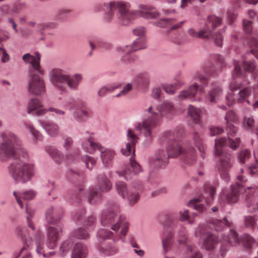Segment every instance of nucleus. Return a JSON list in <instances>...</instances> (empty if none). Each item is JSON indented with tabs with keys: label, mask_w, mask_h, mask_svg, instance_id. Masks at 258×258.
<instances>
[{
	"label": "nucleus",
	"mask_w": 258,
	"mask_h": 258,
	"mask_svg": "<svg viewBox=\"0 0 258 258\" xmlns=\"http://www.w3.org/2000/svg\"><path fill=\"white\" fill-rule=\"evenodd\" d=\"M116 189L122 198H127L129 204L133 206L135 204L139 198V193L137 191H128L126 184L123 181H118L116 183Z\"/></svg>",
	"instance_id": "nucleus-21"
},
{
	"label": "nucleus",
	"mask_w": 258,
	"mask_h": 258,
	"mask_svg": "<svg viewBox=\"0 0 258 258\" xmlns=\"http://www.w3.org/2000/svg\"><path fill=\"white\" fill-rule=\"evenodd\" d=\"M222 92L223 90L220 84L217 83L212 84L207 95V101L212 103H217L222 96Z\"/></svg>",
	"instance_id": "nucleus-24"
},
{
	"label": "nucleus",
	"mask_w": 258,
	"mask_h": 258,
	"mask_svg": "<svg viewBox=\"0 0 258 258\" xmlns=\"http://www.w3.org/2000/svg\"><path fill=\"white\" fill-rule=\"evenodd\" d=\"M120 208L116 203H110L104 210L101 217V223L103 226L111 225V229L117 231L121 228L120 238L123 242L128 232V223L124 216L119 215Z\"/></svg>",
	"instance_id": "nucleus-6"
},
{
	"label": "nucleus",
	"mask_w": 258,
	"mask_h": 258,
	"mask_svg": "<svg viewBox=\"0 0 258 258\" xmlns=\"http://www.w3.org/2000/svg\"><path fill=\"white\" fill-rule=\"evenodd\" d=\"M72 245V242L70 240L64 241L60 247V252L62 256H64L69 251Z\"/></svg>",
	"instance_id": "nucleus-51"
},
{
	"label": "nucleus",
	"mask_w": 258,
	"mask_h": 258,
	"mask_svg": "<svg viewBox=\"0 0 258 258\" xmlns=\"http://www.w3.org/2000/svg\"><path fill=\"white\" fill-rule=\"evenodd\" d=\"M224 131L223 129L217 126H213L210 128V133L211 136H214L219 135Z\"/></svg>",
	"instance_id": "nucleus-62"
},
{
	"label": "nucleus",
	"mask_w": 258,
	"mask_h": 258,
	"mask_svg": "<svg viewBox=\"0 0 258 258\" xmlns=\"http://www.w3.org/2000/svg\"><path fill=\"white\" fill-rule=\"evenodd\" d=\"M166 138L170 141L167 148L168 156L164 150H158L152 160V163L155 167L164 168L168 164V158H175L179 155H181L183 161L187 164L191 165L195 162L196 150L189 143H185L181 147L170 133L166 134Z\"/></svg>",
	"instance_id": "nucleus-2"
},
{
	"label": "nucleus",
	"mask_w": 258,
	"mask_h": 258,
	"mask_svg": "<svg viewBox=\"0 0 258 258\" xmlns=\"http://www.w3.org/2000/svg\"><path fill=\"white\" fill-rule=\"evenodd\" d=\"M162 91L159 87H156L152 90V96L155 99H159L161 95Z\"/></svg>",
	"instance_id": "nucleus-63"
},
{
	"label": "nucleus",
	"mask_w": 258,
	"mask_h": 258,
	"mask_svg": "<svg viewBox=\"0 0 258 258\" xmlns=\"http://www.w3.org/2000/svg\"><path fill=\"white\" fill-rule=\"evenodd\" d=\"M234 70L232 72L233 81L230 85V91L226 96L227 104L231 106L235 102L241 103L246 101L249 104V101L247 98L250 95L251 91L249 88H245L240 90L236 96L234 95L233 92L240 89L242 84L240 81H237L236 79H244L245 78V74L242 72L240 63L237 61H234Z\"/></svg>",
	"instance_id": "nucleus-7"
},
{
	"label": "nucleus",
	"mask_w": 258,
	"mask_h": 258,
	"mask_svg": "<svg viewBox=\"0 0 258 258\" xmlns=\"http://www.w3.org/2000/svg\"><path fill=\"white\" fill-rule=\"evenodd\" d=\"M83 161L85 163L87 168L89 170H91L92 169L96 162V160L94 158L89 156H84L83 158Z\"/></svg>",
	"instance_id": "nucleus-54"
},
{
	"label": "nucleus",
	"mask_w": 258,
	"mask_h": 258,
	"mask_svg": "<svg viewBox=\"0 0 258 258\" xmlns=\"http://www.w3.org/2000/svg\"><path fill=\"white\" fill-rule=\"evenodd\" d=\"M74 236L77 238L81 239H87L89 238L88 232L83 228H79L74 233Z\"/></svg>",
	"instance_id": "nucleus-50"
},
{
	"label": "nucleus",
	"mask_w": 258,
	"mask_h": 258,
	"mask_svg": "<svg viewBox=\"0 0 258 258\" xmlns=\"http://www.w3.org/2000/svg\"><path fill=\"white\" fill-rule=\"evenodd\" d=\"M134 84L138 89L144 91L147 90L150 84V78L148 74L143 73L139 74L135 79Z\"/></svg>",
	"instance_id": "nucleus-28"
},
{
	"label": "nucleus",
	"mask_w": 258,
	"mask_h": 258,
	"mask_svg": "<svg viewBox=\"0 0 258 258\" xmlns=\"http://www.w3.org/2000/svg\"><path fill=\"white\" fill-rule=\"evenodd\" d=\"M35 242L36 247V252L39 255H42L44 257H47L48 253L46 252L44 247V236L39 231H37L35 237Z\"/></svg>",
	"instance_id": "nucleus-29"
},
{
	"label": "nucleus",
	"mask_w": 258,
	"mask_h": 258,
	"mask_svg": "<svg viewBox=\"0 0 258 258\" xmlns=\"http://www.w3.org/2000/svg\"><path fill=\"white\" fill-rule=\"evenodd\" d=\"M244 124L246 128L254 131L255 134L258 135V122L255 127L254 126V119L252 117H249L245 118Z\"/></svg>",
	"instance_id": "nucleus-47"
},
{
	"label": "nucleus",
	"mask_w": 258,
	"mask_h": 258,
	"mask_svg": "<svg viewBox=\"0 0 258 258\" xmlns=\"http://www.w3.org/2000/svg\"><path fill=\"white\" fill-rule=\"evenodd\" d=\"M252 22L247 20H244L243 21V26L244 30L247 33H250L252 31Z\"/></svg>",
	"instance_id": "nucleus-61"
},
{
	"label": "nucleus",
	"mask_w": 258,
	"mask_h": 258,
	"mask_svg": "<svg viewBox=\"0 0 258 258\" xmlns=\"http://www.w3.org/2000/svg\"><path fill=\"white\" fill-rule=\"evenodd\" d=\"M210 227L211 229H214L215 230L219 231L223 229L224 225L228 227L231 226L232 222L229 221L226 217L223 218V220L218 219H212L209 223Z\"/></svg>",
	"instance_id": "nucleus-34"
},
{
	"label": "nucleus",
	"mask_w": 258,
	"mask_h": 258,
	"mask_svg": "<svg viewBox=\"0 0 258 258\" xmlns=\"http://www.w3.org/2000/svg\"><path fill=\"white\" fill-rule=\"evenodd\" d=\"M46 219L48 223L52 224H58L57 228L49 226L47 232V245L50 248H54L57 245L59 239V233L62 232V226L58 223L60 216L57 215L56 210L53 208H48L46 212Z\"/></svg>",
	"instance_id": "nucleus-14"
},
{
	"label": "nucleus",
	"mask_w": 258,
	"mask_h": 258,
	"mask_svg": "<svg viewBox=\"0 0 258 258\" xmlns=\"http://www.w3.org/2000/svg\"><path fill=\"white\" fill-rule=\"evenodd\" d=\"M46 151L56 163L59 164L62 162L63 156L56 149L53 147H48L46 149Z\"/></svg>",
	"instance_id": "nucleus-38"
},
{
	"label": "nucleus",
	"mask_w": 258,
	"mask_h": 258,
	"mask_svg": "<svg viewBox=\"0 0 258 258\" xmlns=\"http://www.w3.org/2000/svg\"><path fill=\"white\" fill-rule=\"evenodd\" d=\"M130 166L132 168V171L131 170L130 167H126L122 172H118L119 176H123L127 180L131 178L133 175L139 173L141 170L140 165L135 161L133 156L130 158Z\"/></svg>",
	"instance_id": "nucleus-26"
},
{
	"label": "nucleus",
	"mask_w": 258,
	"mask_h": 258,
	"mask_svg": "<svg viewBox=\"0 0 258 258\" xmlns=\"http://www.w3.org/2000/svg\"><path fill=\"white\" fill-rule=\"evenodd\" d=\"M225 242H227L231 245L235 246L239 243V239L238 234L235 230H231L229 234L223 237Z\"/></svg>",
	"instance_id": "nucleus-37"
},
{
	"label": "nucleus",
	"mask_w": 258,
	"mask_h": 258,
	"mask_svg": "<svg viewBox=\"0 0 258 258\" xmlns=\"http://www.w3.org/2000/svg\"><path fill=\"white\" fill-rule=\"evenodd\" d=\"M130 5L122 2H112L109 5V11L105 19L110 21L115 10L118 12V22L122 25H127L131 22L141 16L145 19H154L159 17V12L154 8L146 5H141L138 11H130Z\"/></svg>",
	"instance_id": "nucleus-3"
},
{
	"label": "nucleus",
	"mask_w": 258,
	"mask_h": 258,
	"mask_svg": "<svg viewBox=\"0 0 258 258\" xmlns=\"http://www.w3.org/2000/svg\"><path fill=\"white\" fill-rule=\"evenodd\" d=\"M179 215V219L181 221H186L188 223L190 224L194 222V219L196 216V214L195 213L189 214L187 210L180 211Z\"/></svg>",
	"instance_id": "nucleus-39"
},
{
	"label": "nucleus",
	"mask_w": 258,
	"mask_h": 258,
	"mask_svg": "<svg viewBox=\"0 0 258 258\" xmlns=\"http://www.w3.org/2000/svg\"><path fill=\"white\" fill-rule=\"evenodd\" d=\"M2 54L1 60L3 62L5 63L9 60L10 56L7 52L6 49L2 47V50L0 51V54Z\"/></svg>",
	"instance_id": "nucleus-64"
},
{
	"label": "nucleus",
	"mask_w": 258,
	"mask_h": 258,
	"mask_svg": "<svg viewBox=\"0 0 258 258\" xmlns=\"http://www.w3.org/2000/svg\"><path fill=\"white\" fill-rule=\"evenodd\" d=\"M26 127L29 130L34 138L37 140H42L43 137L40 132L35 130L31 123L29 122H25Z\"/></svg>",
	"instance_id": "nucleus-44"
},
{
	"label": "nucleus",
	"mask_w": 258,
	"mask_h": 258,
	"mask_svg": "<svg viewBox=\"0 0 258 258\" xmlns=\"http://www.w3.org/2000/svg\"><path fill=\"white\" fill-rule=\"evenodd\" d=\"M225 120L226 123V130L228 136V140L226 138L216 139L215 149L216 155L220 156L218 170L220 175L223 179L228 181L229 180L228 172L232 167V162L231 155L229 153L224 152L222 148L228 142L230 147L235 150L239 146L240 139L231 137H233L237 132L235 124L238 123V119L236 113L233 110L228 111L225 116Z\"/></svg>",
	"instance_id": "nucleus-1"
},
{
	"label": "nucleus",
	"mask_w": 258,
	"mask_h": 258,
	"mask_svg": "<svg viewBox=\"0 0 258 258\" xmlns=\"http://www.w3.org/2000/svg\"><path fill=\"white\" fill-rule=\"evenodd\" d=\"M208 75H212V74L211 71L206 66L204 67L201 71L197 72L194 76V79L198 80L203 86L200 87V85L195 83L189 86L187 89L180 91L178 96V98L180 100L189 99L191 101L196 100L195 97L198 92V89L199 88L200 93H203L204 92V87L208 85V79L207 76Z\"/></svg>",
	"instance_id": "nucleus-12"
},
{
	"label": "nucleus",
	"mask_w": 258,
	"mask_h": 258,
	"mask_svg": "<svg viewBox=\"0 0 258 258\" xmlns=\"http://www.w3.org/2000/svg\"><path fill=\"white\" fill-rule=\"evenodd\" d=\"M257 218L256 216H247L244 218V224L246 228L254 230L257 228Z\"/></svg>",
	"instance_id": "nucleus-40"
},
{
	"label": "nucleus",
	"mask_w": 258,
	"mask_h": 258,
	"mask_svg": "<svg viewBox=\"0 0 258 258\" xmlns=\"http://www.w3.org/2000/svg\"><path fill=\"white\" fill-rule=\"evenodd\" d=\"M99 250L104 255H113L118 252V249L114 246H107L105 247L98 246Z\"/></svg>",
	"instance_id": "nucleus-42"
},
{
	"label": "nucleus",
	"mask_w": 258,
	"mask_h": 258,
	"mask_svg": "<svg viewBox=\"0 0 258 258\" xmlns=\"http://www.w3.org/2000/svg\"><path fill=\"white\" fill-rule=\"evenodd\" d=\"M208 22L205 28L199 32L196 31L193 28H190L187 30L189 36L194 38L211 39L214 38L215 42L218 46L222 45L223 38L221 33H217L214 37L212 34V30L220 25L221 19L215 16H209L208 18Z\"/></svg>",
	"instance_id": "nucleus-10"
},
{
	"label": "nucleus",
	"mask_w": 258,
	"mask_h": 258,
	"mask_svg": "<svg viewBox=\"0 0 258 258\" xmlns=\"http://www.w3.org/2000/svg\"><path fill=\"white\" fill-rule=\"evenodd\" d=\"M178 235L179 237L178 242L179 243H184L187 239L186 231L184 227H181L178 230Z\"/></svg>",
	"instance_id": "nucleus-52"
},
{
	"label": "nucleus",
	"mask_w": 258,
	"mask_h": 258,
	"mask_svg": "<svg viewBox=\"0 0 258 258\" xmlns=\"http://www.w3.org/2000/svg\"><path fill=\"white\" fill-rule=\"evenodd\" d=\"M83 147L86 152L90 154H93L95 150H98L101 153L103 164L109 166L112 163L115 155L114 151L110 149H104L100 144L95 143L92 137L83 143Z\"/></svg>",
	"instance_id": "nucleus-15"
},
{
	"label": "nucleus",
	"mask_w": 258,
	"mask_h": 258,
	"mask_svg": "<svg viewBox=\"0 0 258 258\" xmlns=\"http://www.w3.org/2000/svg\"><path fill=\"white\" fill-rule=\"evenodd\" d=\"M47 111L53 112L54 113L52 114L53 116H56L58 117L63 116L66 114V112L64 110L55 107H49L48 109H47Z\"/></svg>",
	"instance_id": "nucleus-58"
},
{
	"label": "nucleus",
	"mask_w": 258,
	"mask_h": 258,
	"mask_svg": "<svg viewBox=\"0 0 258 258\" xmlns=\"http://www.w3.org/2000/svg\"><path fill=\"white\" fill-rule=\"evenodd\" d=\"M99 188H93L90 191L88 200L91 204H95L101 200L102 193L109 191L111 187L109 180L104 175L98 177Z\"/></svg>",
	"instance_id": "nucleus-18"
},
{
	"label": "nucleus",
	"mask_w": 258,
	"mask_h": 258,
	"mask_svg": "<svg viewBox=\"0 0 258 258\" xmlns=\"http://www.w3.org/2000/svg\"><path fill=\"white\" fill-rule=\"evenodd\" d=\"M112 234L113 233L108 230L100 229L97 233L98 240L100 242H102V240L111 238Z\"/></svg>",
	"instance_id": "nucleus-45"
},
{
	"label": "nucleus",
	"mask_w": 258,
	"mask_h": 258,
	"mask_svg": "<svg viewBox=\"0 0 258 258\" xmlns=\"http://www.w3.org/2000/svg\"><path fill=\"white\" fill-rule=\"evenodd\" d=\"M250 156V153L249 150L245 149L241 151L238 156L240 162L241 163H245V162L249 159Z\"/></svg>",
	"instance_id": "nucleus-55"
},
{
	"label": "nucleus",
	"mask_w": 258,
	"mask_h": 258,
	"mask_svg": "<svg viewBox=\"0 0 258 258\" xmlns=\"http://www.w3.org/2000/svg\"><path fill=\"white\" fill-rule=\"evenodd\" d=\"M42 105L37 98H32L28 102V113L33 115H42L47 112L46 109L41 108Z\"/></svg>",
	"instance_id": "nucleus-25"
},
{
	"label": "nucleus",
	"mask_w": 258,
	"mask_h": 258,
	"mask_svg": "<svg viewBox=\"0 0 258 258\" xmlns=\"http://www.w3.org/2000/svg\"><path fill=\"white\" fill-rule=\"evenodd\" d=\"M254 242V239L250 235L247 234H244L242 235V242L245 248L250 249L251 247L252 244H253Z\"/></svg>",
	"instance_id": "nucleus-46"
},
{
	"label": "nucleus",
	"mask_w": 258,
	"mask_h": 258,
	"mask_svg": "<svg viewBox=\"0 0 258 258\" xmlns=\"http://www.w3.org/2000/svg\"><path fill=\"white\" fill-rule=\"evenodd\" d=\"M85 106V104L84 102H81L80 108H79V109L81 110V115L80 116L78 115L76 113L74 114L75 117L78 119L81 120L83 117H88L91 115V112L89 109H86L84 108V107Z\"/></svg>",
	"instance_id": "nucleus-43"
},
{
	"label": "nucleus",
	"mask_w": 258,
	"mask_h": 258,
	"mask_svg": "<svg viewBox=\"0 0 258 258\" xmlns=\"http://www.w3.org/2000/svg\"><path fill=\"white\" fill-rule=\"evenodd\" d=\"M183 85V83L181 81L177 80L174 84L163 85L162 87L167 93L173 94L175 91Z\"/></svg>",
	"instance_id": "nucleus-41"
},
{
	"label": "nucleus",
	"mask_w": 258,
	"mask_h": 258,
	"mask_svg": "<svg viewBox=\"0 0 258 258\" xmlns=\"http://www.w3.org/2000/svg\"><path fill=\"white\" fill-rule=\"evenodd\" d=\"M118 86H108L101 88L98 91V95L99 97H103L109 92H113L115 89L118 88Z\"/></svg>",
	"instance_id": "nucleus-48"
},
{
	"label": "nucleus",
	"mask_w": 258,
	"mask_h": 258,
	"mask_svg": "<svg viewBox=\"0 0 258 258\" xmlns=\"http://www.w3.org/2000/svg\"><path fill=\"white\" fill-rule=\"evenodd\" d=\"M127 137L128 142L126 144L125 148L122 149L121 152L122 154L128 156L131 154V151H133V154L134 155L135 152V147L139 138L132 130H128Z\"/></svg>",
	"instance_id": "nucleus-23"
},
{
	"label": "nucleus",
	"mask_w": 258,
	"mask_h": 258,
	"mask_svg": "<svg viewBox=\"0 0 258 258\" xmlns=\"http://www.w3.org/2000/svg\"><path fill=\"white\" fill-rule=\"evenodd\" d=\"M88 254L87 247L81 243H76L74 247L72 258H85Z\"/></svg>",
	"instance_id": "nucleus-31"
},
{
	"label": "nucleus",
	"mask_w": 258,
	"mask_h": 258,
	"mask_svg": "<svg viewBox=\"0 0 258 258\" xmlns=\"http://www.w3.org/2000/svg\"><path fill=\"white\" fill-rule=\"evenodd\" d=\"M3 142L0 144V160L8 158H17L21 146L20 140L13 133L5 132L1 134Z\"/></svg>",
	"instance_id": "nucleus-9"
},
{
	"label": "nucleus",
	"mask_w": 258,
	"mask_h": 258,
	"mask_svg": "<svg viewBox=\"0 0 258 258\" xmlns=\"http://www.w3.org/2000/svg\"><path fill=\"white\" fill-rule=\"evenodd\" d=\"M216 188L213 185L206 183L204 186V193L200 198L194 199L190 200L187 206L192 207L199 212H203L205 210V206L201 203L203 201L208 205H210L213 201L215 194Z\"/></svg>",
	"instance_id": "nucleus-16"
},
{
	"label": "nucleus",
	"mask_w": 258,
	"mask_h": 258,
	"mask_svg": "<svg viewBox=\"0 0 258 258\" xmlns=\"http://www.w3.org/2000/svg\"><path fill=\"white\" fill-rule=\"evenodd\" d=\"M158 112L153 110L152 106L145 109L146 112L151 114L143 122H139L135 126L137 131H139L144 134L146 144L150 143L153 139L152 129L157 126L161 122L162 116L172 113L174 111L173 105L170 102L165 101L157 108Z\"/></svg>",
	"instance_id": "nucleus-4"
},
{
	"label": "nucleus",
	"mask_w": 258,
	"mask_h": 258,
	"mask_svg": "<svg viewBox=\"0 0 258 258\" xmlns=\"http://www.w3.org/2000/svg\"><path fill=\"white\" fill-rule=\"evenodd\" d=\"M243 186L241 183L237 182L236 185L231 186L230 192L225 195V198L229 203H235L239 199V194L243 190Z\"/></svg>",
	"instance_id": "nucleus-27"
},
{
	"label": "nucleus",
	"mask_w": 258,
	"mask_h": 258,
	"mask_svg": "<svg viewBox=\"0 0 258 258\" xmlns=\"http://www.w3.org/2000/svg\"><path fill=\"white\" fill-rule=\"evenodd\" d=\"M96 218L93 216L88 217L85 222V226L88 229H93L96 224Z\"/></svg>",
	"instance_id": "nucleus-56"
},
{
	"label": "nucleus",
	"mask_w": 258,
	"mask_h": 258,
	"mask_svg": "<svg viewBox=\"0 0 258 258\" xmlns=\"http://www.w3.org/2000/svg\"><path fill=\"white\" fill-rule=\"evenodd\" d=\"M40 58L41 55L37 52L35 53V55L26 53L22 57L24 61L29 64L28 90L30 93L35 95H41L45 92L44 81L39 75L43 74L40 64Z\"/></svg>",
	"instance_id": "nucleus-5"
},
{
	"label": "nucleus",
	"mask_w": 258,
	"mask_h": 258,
	"mask_svg": "<svg viewBox=\"0 0 258 258\" xmlns=\"http://www.w3.org/2000/svg\"><path fill=\"white\" fill-rule=\"evenodd\" d=\"M254 156L255 158L256 159V164L255 165H252L249 168V173L251 175H254L256 174H258V170L257 169V167H258V157H257L256 153L255 151H254Z\"/></svg>",
	"instance_id": "nucleus-59"
},
{
	"label": "nucleus",
	"mask_w": 258,
	"mask_h": 258,
	"mask_svg": "<svg viewBox=\"0 0 258 258\" xmlns=\"http://www.w3.org/2000/svg\"><path fill=\"white\" fill-rule=\"evenodd\" d=\"M182 258H203V256L195 245L187 244Z\"/></svg>",
	"instance_id": "nucleus-30"
},
{
	"label": "nucleus",
	"mask_w": 258,
	"mask_h": 258,
	"mask_svg": "<svg viewBox=\"0 0 258 258\" xmlns=\"http://www.w3.org/2000/svg\"><path fill=\"white\" fill-rule=\"evenodd\" d=\"M19 159L14 161L11 165L10 172L11 176L16 182L22 183L30 181L35 173V166L33 164Z\"/></svg>",
	"instance_id": "nucleus-8"
},
{
	"label": "nucleus",
	"mask_w": 258,
	"mask_h": 258,
	"mask_svg": "<svg viewBox=\"0 0 258 258\" xmlns=\"http://www.w3.org/2000/svg\"><path fill=\"white\" fill-rule=\"evenodd\" d=\"M244 194L248 211L251 213L258 212V188L247 187L244 189Z\"/></svg>",
	"instance_id": "nucleus-19"
},
{
	"label": "nucleus",
	"mask_w": 258,
	"mask_h": 258,
	"mask_svg": "<svg viewBox=\"0 0 258 258\" xmlns=\"http://www.w3.org/2000/svg\"><path fill=\"white\" fill-rule=\"evenodd\" d=\"M39 122L49 136L55 137L58 135L59 128L56 123L52 122H45L42 120H40Z\"/></svg>",
	"instance_id": "nucleus-32"
},
{
	"label": "nucleus",
	"mask_w": 258,
	"mask_h": 258,
	"mask_svg": "<svg viewBox=\"0 0 258 258\" xmlns=\"http://www.w3.org/2000/svg\"><path fill=\"white\" fill-rule=\"evenodd\" d=\"M75 100H69L66 103L64 106L69 110H73L80 108L81 103Z\"/></svg>",
	"instance_id": "nucleus-53"
},
{
	"label": "nucleus",
	"mask_w": 258,
	"mask_h": 258,
	"mask_svg": "<svg viewBox=\"0 0 258 258\" xmlns=\"http://www.w3.org/2000/svg\"><path fill=\"white\" fill-rule=\"evenodd\" d=\"M243 65L245 71L249 73L253 72L255 69V61L253 60H244Z\"/></svg>",
	"instance_id": "nucleus-49"
},
{
	"label": "nucleus",
	"mask_w": 258,
	"mask_h": 258,
	"mask_svg": "<svg viewBox=\"0 0 258 258\" xmlns=\"http://www.w3.org/2000/svg\"><path fill=\"white\" fill-rule=\"evenodd\" d=\"M254 79L255 81H258V73H255L254 75ZM253 93L254 97L255 98V101L253 104V107L254 108L256 107L258 108V84L254 85L253 88Z\"/></svg>",
	"instance_id": "nucleus-57"
},
{
	"label": "nucleus",
	"mask_w": 258,
	"mask_h": 258,
	"mask_svg": "<svg viewBox=\"0 0 258 258\" xmlns=\"http://www.w3.org/2000/svg\"><path fill=\"white\" fill-rule=\"evenodd\" d=\"M16 231L17 235L22 238L25 246L22 248L18 256L14 258H19L20 257H21V258H31V255L26 248V246H29L31 244V238H27L26 237V236L28 235L26 228L24 227H18L17 228Z\"/></svg>",
	"instance_id": "nucleus-22"
},
{
	"label": "nucleus",
	"mask_w": 258,
	"mask_h": 258,
	"mask_svg": "<svg viewBox=\"0 0 258 258\" xmlns=\"http://www.w3.org/2000/svg\"><path fill=\"white\" fill-rule=\"evenodd\" d=\"M132 89V86L131 84H127L123 88V89L120 91V92L117 94L115 96L116 97H119L125 95L127 93L131 91Z\"/></svg>",
	"instance_id": "nucleus-60"
},
{
	"label": "nucleus",
	"mask_w": 258,
	"mask_h": 258,
	"mask_svg": "<svg viewBox=\"0 0 258 258\" xmlns=\"http://www.w3.org/2000/svg\"><path fill=\"white\" fill-rule=\"evenodd\" d=\"M13 195L21 208H23L24 206L26 207V213L28 215L27 216L28 226L32 230H34V226L31 220V218L33 217L34 212L28 208L27 202L34 198L36 195L35 191L32 189H30L22 193L14 191Z\"/></svg>",
	"instance_id": "nucleus-17"
},
{
	"label": "nucleus",
	"mask_w": 258,
	"mask_h": 258,
	"mask_svg": "<svg viewBox=\"0 0 258 258\" xmlns=\"http://www.w3.org/2000/svg\"><path fill=\"white\" fill-rule=\"evenodd\" d=\"M192 141L194 144L199 149L201 153V156L203 158L205 157V146L203 143V139L197 132H194L192 134Z\"/></svg>",
	"instance_id": "nucleus-35"
},
{
	"label": "nucleus",
	"mask_w": 258,
	"mask_h": 258,
	"mask_svg": "<svg viewBox=\"0 0 258 258\" xmlns=\"http://www.w3.org/2000/svg\"><path fill=\"white\" fill-rule=\"evenodd\" d=\"M174 20L171 19H162L156 23V25L160 27H170V29L174 30L180 28L184 23L185 21H182L174 25Z\"/></svg>",
	"instance_id": "nucleus-33"
},
{
	"label": "nucleus",
	"mask_w": 258,
	"mask_h": 258,
	"mask_svg": "<svg viewBox=\"0 0 258 258\" xmlns=\"http://www.w3.org/2000/svg\"><path fill=\"white\" fill-rule=\"evenodd\" d=\"M133 33L139 37L134 41L132 46L117 48L118 51H122L125 53V55L121 58V61L124 63L131 62L135 60L136 57L134 55H131V52L139 49H144L147 47L145 37V28L143 27H139L133 30Z\"/></svg>",
	"instance_id": "nucleus-13"
},
{
	"label": "nucleus",
	"mask_w": 258,
	"mask_h": 258,
	"mask_svg": "<svg viewBox=\"0 0 258 258\" xmlns=\"http://www.w3.org/2000/svg\"><path fill=\"white\" fill-rule=\"evenodd\" d=\"M82 80V75L79 74L70 77L63 74V71L61 69H54L51 72V80L52 84L62 91L66 90L67 85L72 89H77Z\"/></svg>",
	"instance_id": "nucleus-11"
},
{
	"label": "nucleus",
	"mask_w": 258,
	"mask_h": 258,
	"mask_svg": "<svg viewBox=\"0 0 258 258\" xmlns=\"http://www.w3.org/2000/svg\"><path fill=\"white\" fill-rule=\"evenodd\" d=\"M205 235L206 237L204 238L203 248L207 250L213 249L215 245L218 242V237L210 232L206 233L203 227H199L195 232L196 236L202 237Z\"/></svg>",
	"instance_id": "nucleus-20"
},
{
	"label": "nucleus",
	"mask_w": 258,
	"mask_h": 258,
	"mask_svg": "<svg viewBox=\"0 0 258 258\" xmlns=\"http://www.w3.org/2000/svg\"><path fill=\"white\" fill-rule=\"evenodd\" d=\"M188 113L195 123H199L200 121L202 110L192 105H189L188 109Z\"/></svg>",
	"instance_id": "nucleus-36"
}]
</instances>
